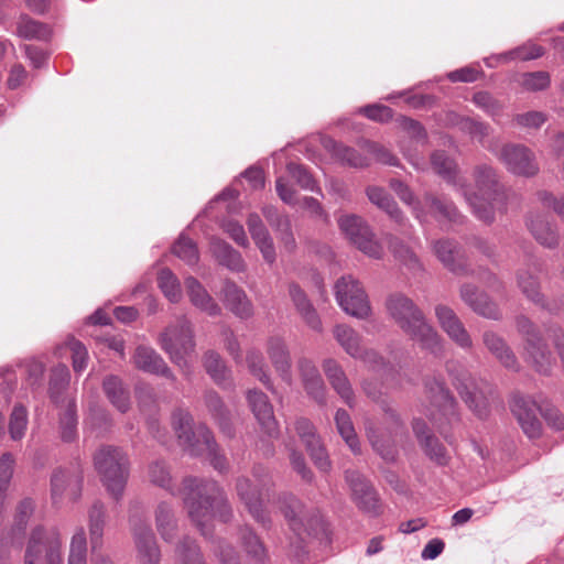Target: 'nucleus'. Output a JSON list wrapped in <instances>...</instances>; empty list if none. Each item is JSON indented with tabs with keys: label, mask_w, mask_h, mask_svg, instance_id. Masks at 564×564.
Returning <instances> with one entry per match:
<instances>
[{
	"label": "nucleus",
	"mask_w": 564,
	"mask_h": 564,
	"mask_svg": "<svg viewBox=\"0 0 564 564\" xmlns=\"http://www.w3.org/2000/svg\"><path fill=\"white\" fill-rule=\"evenodd\" d=\"M148 478L151 484L173 496L182 495L191 520L205 536L208 535L209 524L216 516L224 522L231 517V508L225 492L214 480L188 476L183 479L182 489L175 491L170 468L163 460H154L149 465Z\"/></svg>",
	"instance_id": "1"
},
{
	"label": "nucleus",
	"mask_w": 564,
	"mask_h": 564,
	"mask_svg": "<svg viewBox=\"0 0 564 564\" xmlns=\"http://www.w3.org/2000/svg\"><path fill=\"white\" fill-rule=\"evenodd\" d=\"M390 317L398 326L416 341L422 349L435 356L443 354V339L436 329L430 325L423 312L408 296L391 294L386 302Z\"/></svg>",
	"instance_id": "2"
},
{
	"label": "nucleus",
	"mask_w": 564,
	"mask_h": 564,
	"mask_svg": "<svg viewBox=\"0 0 564 564\" xmlns=\"http://www.w3.org/2000/svg\"><path fill=\"white\" fill-rule=\"evenodd\" d=\"M477 192L469 193L462 180L459 189L468 202L474 215L486 224L495 220L494 202L502 197V186L498 182L496 171L488 165H479L474 172Z\"/></svg>",
	"instance_id": "3"
},
{
	"label": "nucleus",
	"mask_w": 564,
	"mask_h": 564,
	"mask_svg": "<svg viewBox=\"0 0 564 564\" xmlns=\"http://www.w3.org/2000/svg\"><path fill=\"white\" fill-rule=\"evenodd\" d=\"M516 328L523 339L521 355L524 362L539 375L550 376L555 358L539 327L527 316L519 315L516 317Z\"/></svg>",
	"instance_id": "4"
},
{
	"label": "nucleus",
	"mask_w": 564,
	"mask_h": 564,
	"mask_svg": "<svg viewBox=\"0 0 564 564\" xmlns=\"http://www.w3.org/2000/svg\"><path fill=\"white\" fill-rule=\"evenodd\" d=\"M452 384L455 387L468 408L479 417L489 413V395L491 386L484 379L475 378L469 370L457 361L446 364Z\"/></svg>",
	"instance_id": "5"
},
{
	"label": "nucleus",
	"mask_w": 564,
	"mask_h": 564,
	"mask_svg": "<svg viewBox=\"0 0 564 564\" xmlns=\"http://www.w3.org/2000/svg\"><path fill=\"white\" fill-rule=\"evenodd\" d=\"M23 564H64L63 536L58 527H34L28 538Z\"/></svg>",
	"instance_id": "6"
},
{
	"label": "nucleus",
	"mask_w": 564,
	"mask_h": 564,
	"mask_svg": "<svg viewBox=\"0 0 564 564\" xmlns=\"http://www.w3.org/2000/svg\"><path fill=\"white\" fill-rule=\"evenodd\" d=\"M159 345L170 360L182 370L189 371L188 357L195 352L196 343L191 322L178 317L159 335Z\"/></svg>",
	"instance_id": "7"
},
{
	"label": "nucleus",
	"mask_w": 564,
	"mask_h": 564,
	"mask_svg": "<svg viewBox=\"0 0 564 564\" xmlns=\"http://www.w3.org/2000/svg\"><path fill=\"white\" fill-rule=\"evenodd\" d=\"M128 457L116 446L104 445L94 454V466L108 492L119 499L128 479Z\"/></svg>",
	"instance_id": "8"
},
{
	"label": "nucleus",
	"mask_w": 564,
	"mask_h": 564,
	"mask_svg": "<svg viewBox=\"0 0 564 564\" xmlns=\"http://www.w3.org/2000/svg\"><path fill=\"white\" fill-rule=\"evenodd\" d=\"M281 512L290 529L301 541H305L310 536L316 539L327 538V524L319 511L315 508H306L297 498L292 496L284 498Z\"/></svg>",
	"instance_id": "9"
},
{
	"label": "nucleus",
	"mask_w": 564,
	"mask_h": 564,
	"mask_svg": "<svg viewBox=\"0 0 564 564\" xmlns=\"http://www.w3.org/2000/svg\"><path fill=\"white\" fill-rule=\"evenodd\" d=\"M253 480L246 477L238 478L237 495L253 519L267 527L270 523V518L263 509V499L270 496L273 481L267 473L258 474L257 469L253 473Z\"/></svg>",
	"instance_id": "10"
},
{
	"label": "nucleus",
	"mask_w": 564,
	"mask_h": 564,
	"mask_svg": "<svg viewBox=\"0 0 564 564\" xmlns=\"http://www.w3.org/2000/svg\"><path fill=\"white\" fill-rule=\"evenodd\" d=\"M337 221L345 237L362 253L373 259L382 257L383 248L362 217L355 214L343 215Z\"/></svg>",
	"instance_id": "11"
},
{
	"label": "nucleus",
	"mask_w": 564,
	"mask_h": 564,
	"mask_svg": "<svg viewBox=\"0 0 564 564\" xmlns=\"http://www.w3.org/2000/svg\"><path fill=\"white\" fill-rule=\"evenodd\" d=\"M335 295L339 306L348 315L360 319L370 315L368 296L359 281L351 275L343 276L336 282Z\"/></svg>",
	"instance_id": "12"
},
{
	"label": "nucleus",
	"mask_w": 564,
	"mask_h": 564,
	"mask_svg": "<svg viewBox=\"0 0 564 564\" xmlns=\"http://www.w3.org/2000/svg\"><path fill=\"white\" fill-rule=\"evenodd\" d=\"M84 475L79 467H58L51 475V499L54 506L76 502L82 497Z\"/></svg>",
	"instance_id": "13"
},
{
	"label": "nucleus",
	"mask_w": 564,
	"mask_h": 564,
	"mask_svg": "<svg viewBox=\"0 0 564 564\" xmlns=\"http://www.w3.org/2000/svg\"><path fill=\"white\" fill-rule=\"evenodd\" d=\"M499 160L509 172L519 176L532 177L540 170L534 153L522 144L503 145Z\"/></svg>",
	"instance_id": "14"
},
{
	"label": "nucleus",
	"mask_w": 564,
	"mask_h": 564,
	"mask_svg": "<svg viewBox=\"0 0 564 564\" xmlns=\"http://www.w3.org/2000/svg\"><path fill=\"white\" fill-rule=\"evenodd\" d=\"M294 430L315 466L321 471L327 473L330 469V460L314 424L308 419L299 417L294 422Z\"/></svg>",
	"instance_id": "15"
},
{
	"label": "nucleus",
	"mask_w": 564,
	"mask_h": 564,
	"mask_svg": "<svg viewBox=\"0 0 564 564\" xmlns=\"http://www.w3.org/2000/svg\"><path fill=\"white\" fill-rule=\"evenodd\" d=\"M413 213L421 223L426 221L427 215L437 220L457 221L459 218V213L452 202L432 193H425L423 198L416 202Z\"/></svg>",
	"instance_id": "16"
},
{
	"label": "nucleus",
	"mask_w": 564,
	"mask_h": 564,
	"mask_svg": "<svg viewBox=\"0 0 564 564\" xmlns=\"http://www.w3.org/2000/svg\"><path fill=\"white\" fill-rule=\"evenodd\" d=\"M435 316L441 328L452 341L466 351L473 349L471 336L453 308L438 304L435 306Z\"/></svg>",
	"instance_id": "17"
},
{
	"label": "nucleus",
	"mask_w": 564,
	"mask_h": 564,
	"mask_svg": "<svg viewBox=\"0 0 564 564\" xmlns=\"http://www.w3.org/2000/svg\"><path fill=\"white\" fill-rule=\"evenodd\" d=\"M132 535L139 564H160L161 551L151 527L143 521L132 523Z\"/></svg>",
	"instance_id": "18"
},
{
	"label": "nucleus",
	"mask_w": 564,
	"mask_h": 564,
	"mask_svg": "<svg viewBox=\"0 0 564 564\" xmlns=\"http://www.w3.org/2000/svg\"><path fill=\"white\" fill-rule=\"evenodd\" d=\"M511 410L528 437L536 438L541 435L542 425L538 412L542 413V410L534 400L524 395H514Z\"/></svg>",
	"instance_id": "19"
},
{
	"label": "nucleus",
	"mask_w": 564,
	"mask_h": 564,
	"mask_svg": "<svg viewBox=\"0 0 564 564\" xmlns=\"http://www.w3.org/2000/svg\"><path fill=\"white\" fill-rule=\"evenodd\" d=\"M246 398L263 432L269 436H274L278 433V422L268 395L258 389H250L247 391Z\"/></svg>",
	"instance_id": "20"
},
{
	"label": "nucleus",
	"mask_w": 564,
	"mask_h": 564,
	"mask_svg": "<svg viewBox=\"0 0 564 564\" xmlns=\"http://www.w3.org/2000/svg\"><path fill=\"white\" fill-rule=\"evenodd\" d=\"M345 478L350 487L352 500L358 508L364 512L377 513V494L365 477L357 470H346Z\"/></svg>",
	"instance_id": "21"
},
{
	"label": "nucleus",
	"mask_w": 564,
	"mask_h": 564,
	"mask_svg": "<svg viewBox=\"0 0 564 564\" xmlns=\"http://www.w3.org/2000/svg\"><path fill=\"white\" fill-rule=\"evenodd\" d=\"M322 368L334 391L349 408H354L355 392L341 365L334 358H326L322 362Z\"/></svg>",
	"instance_id": "22"
},
{
	"label": "nucleus",
	"mask_w": 564,
	"mask_h": 564,
	"mask_svg": "<svg viewBox=\"0 0 564 564\" xmlns=\"http://www.w3.org/2000/svg\"><path fill=\"white\" fill-rule=\"evenodd\" d=\"M460 299L466 303L476 314L490 319H499L501 313L495 302L489 296L480 292L476 285L466 283L460 286Z\"/></svg>",
	"instance_id": "23"
},
{
	"label": "nucleus",
	"mask_w": 564,
	"mask_h": 564,
	"mask_svg": "<svg viewBox=\"0 0 564 564\" xmlns=\"http://www.w3.org/2000/svg\"><path fill=\"white\" fill-rule=\"evenodd\" d=\"M434 254L451 272L457 275H469L470 270L459 254L458 245L451 239H440L432 245Z\"/></svg>",
	"instance_id": "24"
},
{
	"label": "nucleus",
	"mask_w": 564,
	"mask_h": 564,
	"mask_svg": "<svg viewBox=\"0 0 564 564\" xmlns=\"http://www.w3.org/2000/svg\"><path fill=\"white\" fill-rule=\"evenodd\" d=\"M135 368L144 372L160 375L170 380H175V376L169 368L164 359L149 346H138L132 356Z\"/></svg>",
	"instance_id": "25"
},
{
	"label": "nucleus",
	"mask_w": 564,
	"mask_h": 564,
	"mask_svg": "<svg viewBox=\"0 0 564 564\" xmlns=\"http://www.w3.org/2000/svg\"><path fill=\"white\" fill-rule=\"evenodd\" d=\"M482 343L501 366L514 372L520 371L521 365L516 354L501 336L492 330H486L482 334Z\"/></svg>",
	"instance_id": "26"
},
{
	"label": "nucleus",
	"mask_w": 564,
	"mask_h": 564,
	"mask_svg": "<svg viewBox=\"0 0 564 564\" xmlns=\"http://www.w3.org/2000/svg\"><path fill=\"white\" fill-rule=\"evenodd\" d=\"M262 214L271 228L276 232L278 239L285 251L293 252L296 249V241L292 231L290 217L279 213L278 209L271 205L264 206Z\"/></svg>",
	"instance_id": "27"
},
{
	"label": "nucleus",
	"mask_w": 564,
	"mask_h": 564,
	"mask_svg": "<svg viewBox=\"0 0 564 564\" xmlns=\"http://www.w3.org/2000/svg\"><path fill=\"white\" fill-rule=\"evenodd\" d=\"M267 354L275 371L288 386L292 384L291 356L285 341L281 337H270L267 341Z\"/></svg>",
	"instance_id": "28"
},
{
	"label": "nucleus",
	"mask_w": 564,
	"mask_h": 564,
	"mask_svg": "<svg viewBox=\"0 0 564 564\" xmlns=\"http://www.w3.org/2000/svg\"><path fill=\"white\" fill-rule=\"evenodd\" d=\"M289 295L293 302L296 312L300 314L304 323L317 333L323 332V324L317 311L312 304L306 293L296 283L289 284Z\"/></svg>",
	"instance_id": "29"
},
{
	"label": "nucleus",
	"mask_w": 564,
	"mask_h": 564,
	"mask_svg": "<svg viewBox=\"0 0 564 564\" xmlns=\"http://www.w3.org/2000/svg\"><path fill=\"white\" fill-rule=\"evenodd\" d=\"M225 306L240 318H250L253 315V305L246 292L231 281H226L224 289Z\"/></svg>",
	"instance_id": "30"
},
{
	"label": "nucleus",
	"mask_w": 564,
	"mask_h": 564,
	"mask_svg": "<svg viewBox=\"0 0 564 564\" xmlns=\"http://www.w3.org/2000/svg\"><path fill=\"white\" fill-rule=\"evenodd\" d=\"M192 423L193 419L187 411L178 409L173 412L172 425L178 440L188 448L189 453H195V447L202 441V436L198 434V429L202 425L194 431Z\"/></svg>",
	"instance_id": "31"
},
{
	"label": "nucleus",
	"mask_w": 564,
	"mask_h": 564,
	"mask_svg": "<svg viewBox=\"0 0 564 564\" xmlns=\"http://www.w3.org/2000/svg\"><path fill=\"white\" fill-rule=\"evenodd\" d=\"M527 225L533 237L542 246L551 249L558 246V235L543 215L531 212Z\"/></svg>",
	"instance_id": "32"
},
{
	"label": "nucleus",
	"mask_w": 564,
	"mask_h": 564,
	"mask_svg": "<svg viewBox=\"0 0 564 564\" xmlns=\"http://www.w3.org/2000/svg\"><path fill=\"white\" fill-rule=\"evenodd\" d=\"M185 286L194 306L207 313L210 316L220 314L219 305L208 294L205 288L193 276L185 280Z\"/></svg>",
	"instance_id": "33"
},
{
	"label": "nucleus",
	"mask_w": 564,
	"mask_h": 564,
	"mask_svg": "<svg viewBox=\"0 0 564 564\" xmlns=\"http://www.w3.org/2000/svg\"><path fill=\"white\" fill-rule=\"evenodd\" d=\"M202 362L205 371L216 384L230 386L231 371L217 351L213 349L205 351Z\"/></svg>",
	"instance_id": "34"
},
{
	"label": "nucleus",
	"mask_w": 564,
	"mask_h": 564,
	"mask_svg": "<svg viewBox=\"0 0 564 564\" xmlns=\"http://www.w3.org/2000/svg\"><path fill=\"white\" fill-rule=\"evenodd\" d=\"M425 388L431 402L436 405L444 415L454 414L456 402L443 381L436 378L427 379Z\"/></svg>",
	"instance_id": "35"
},
{
	"label": "nucleus",
	"mask_w": 564,
	"mask_h": 564,
	"mask_svg": "<svg viewBox=\"0 0 564 564\" xmlns=\"http://www.w3.org/2000/svg\"><path fill=\"white\" fill-rule=\"evenodd\" d=\"M517 283L528 300L547 311L554 310L546 303L544 295L540 292V281L538 276L533 275L529 270L521 269L518 271Z\"/></svg>",
	"instance_id": "36"
},
{
	"label": "nucleus",
	"mask_w": 564,
	"mask_h": 564,
	"mask_svg": "<svg viewBox=\"0 0 564 564\" xmlns=\"http://www.w3.org/2000/svg\"><path fill=\"white\" fill-rule=\"evenodd\" d=\"M210 248L220 264L237 272L245 270L246 265L241 254L226 241L213 238Z\"/></svg>",
	"instance_id": "37"
},
{
	"label": "nucleus",
	"mask_w": 564,
	"mask_h": 564,
	"mask_svg": "<svg viewBox=\"0 0 564 564\" xmlns=\"http://www.w3.org/2000/svg\"><path fill=\"white\" fill-rule=\"evenodd\" d=\"M333 335L346 354L359 358L364 346L361 335L357 330L346 324H338L334 327Z\"/></svg>",
	"instance_id": "38"
},
{
	"label": "nucleus",
	"mask_w": 564,
	"mask_h": 564,
	"mask_svg": "<svg viewBox=\"0 0 564 564\" xmlns=\"http://www.w3.org/2000/svg\"><path fill=\"white\" fill-rule=\"evenodd\" d=\"M368 199L378 208L387 213L398 224H403L404 216L395 200L381 187L368 186L366 188Z\"/></svg>",
	"instance_id": "39"
},
{
	"label": "nucleus",
	"mask_w": 564,
	"mask_h": 564,
	"mask_svg": "<svg viewBox=\"0 0 564 564\" xmlns=\"http://www.w3.org/2000/svg\"><path fill=\"white\" fill-rule=\"evenodd\" d=\"M204 400L208 411L217 421L223 433L229 437L232 436L234 429L230 423L229 412L218 393L215 391H207L204 395Z\"/></svg>",
	"instance_id": "40"
},
{
	"label": "nucleus",
	"mask_w": 564,
	"mask_h": 564,
	"mask_svg": "<svg viewBox=\"0 0 564 564\" xmlns=\"http://www.w3.org/2000/svg\"><path fill=\"white\" fill-rule=\"evenodd\" d=\"M154 516L159 534L164 541L172 542L177 533V523L173 509L166 502H160Z\"/></svg>",
	"instance_id": "41"
},
{
	"label": "nucleus",
	"mask_w": 564,
	"mask_h": 564,
	"mask_svg": "<svg viewBox=\"0 0 564 564\" xmlns=\"http://www.w3.org/2000/svg\"><path fill=\"white\" fill-rule=\"evenodd\" d=\"M198 434L202 436L200 443L195 447V453L192 455L207 454L210 458L213 466L218 470L226 469V458L217 453V444L210 430L206 426L198 429Z\"/></svg>",
	"instance_id": "42"
},
{
	"label": "nucleus",
	"mask_w": 564,
	"mask_h": 564,
	"mask_svg": "<svg viewBox=\"0 0 564 564\" xmlns=\"http://www.w3.org/2000/svg\"><path fill=\"white\" fill-rule=\"evenodd\" d=\"M104 391L109 401L122 413L130 406V399L122 381L116 376H108L102 383Z\"/></svg>",
	"instance_id": "43"
},
{
	"label": "nucleus",
	"mask_w": 564,
	"mask_h": 564,
	"mask_svg": "<svg viewBox=\"0 0 564 564\" xmlns=\"http://www.w3.org/2000/svg\"><path fill=\"white\" fill-rule=\"evenodd\" d=\"M335 424L337 432L351 449L354 454H360V444L357 437L351 417L344 409H338L335 413Z\"/></svg>",
	"instance_id": "44"
},
{
	"label": "nucleus",
	"mask_w": 564,
	"mask_h": 564,
	"mask_svg": "<svg viewBox=\"0 0 564 564\" xmlns=\"http://www.w3.org/2000/svg\"><path fill=\"white\" fill-rule=\"evenodd\" d=\"M246 364L249 372L256 377L268 390L274 391L273 383L268 373L262 352L259 349L250 348L246 354Z\"/></svg>",
	"instance_id": "45"
},
{
	"label": "nucleus",
	"mask_w": 564,
	"mask_h": 564,
	"mask_svg": "<svg viewBox=\"0 0 564 564\" xmlns=\"http://www.w3.org/2000/svg\"><path fill=\"white\" fill-rule=\"evenodd\" d=\"M17 34L25 40L47 41L52 32L47 24L22 15L17 25Z\"/></svg>",
	"instance_id": "46"
},
{
	"label": "nucleus",
	"mask_w": 564,
	"mask_h": 564,
	"mask_svg": "<svg viewBox=\"0 0 564 564\" xmlns=\"http://www.w3.org/2000/svg\"><path fill=\"white\" fill-rule=\"evenodd\" d=\"M89 536L93 551L102 544L106 512L101 502H95L89 510Z\"/></svg>",
	"instance_id": "47"
},
{
	"label": "nucleus",
	"mask_w": 564,
	"mask_h": 564,
	"mask_svg": "<svg viewBox=\"0 0 564 564\" xmlns=\"http://www.w3.org/2000/svg\"><path fill=\"white\" fill-rule=\"evenodd\" d=\"M431 164L438 175L453 182L455 186H459L462 178L457 176L456 163L444 151H434L431 154Z\"/></svg>",
	"instance_id": "48"
},
{
	"label": "nucleus",
	"mask_w": 564,
	"mask_h": 564,
	"mask_svg": "<svg viewBox=\"0 0 564 564\" xmlns=\"http://www.w3.org/2000/svg\"><path fill=\"white\" fill-rule=\"evenodd\" d=\"M544 55V48L532 42H527L511 51L499 54L497 59L507 63L510 61H531Z\"/></svg>",
	"instance_id": "49"
},
{
	"label": "nucleus",
	"mask_w": 564,
	"mask_h": 564,
	"mask_svg": "<svg viewBox=\"0 0 564 564\" xmlns=\"http://www.w3.org/2000/svg\"><path fill=\"white\" fill-rule=\"evenodd\" d=\"M239 539L246 553L254 561H264L267 553L260 539L248 528H241L239 531Z\"/></svg>",
	"instance_id": "50"
},
{
	"label": "nucleus",
	"mask_w": 564,
	"mask_h": 564,
	"mask_svg": "<svg viewBox=\"0 0 564 564\" xmlns=\"http://www.w3.org/2000/svg\"><path fill=\"white\" fill-rule=\"evenodd\" d=\"M158 285L163 294L173 303L182 296L181 284L176 275L167 268H163L158 274Z\"/></svg>",
	"instance_id": "51"
},
{
	"label": "nucleus",
	"mask_w": 564,
	"mask_h": 564,
	"mask_svg": "<svg viewBox=\"0 0 564 564\" xmlns=\"http://www.w3.org/2000/svg\"><path fill=\"white\" fill-rule=\"evenodd\" d=\"M87 563V539L84 528H78L70 539L67 564Z\"/></svg>",
	"instance_id": "52"
},
{
	"label": "nucleus",
	"mask_w": 564,
	"mask_h": 564,
	"mask_svg": "<svg viewBox=\"0 0 564 564\" xmlns=\"http://www.w3.org/2000/svg\"><path fill=\"white\" fill-rule=\"evenodd\" d=\"M61 438L73 442L77 436V415L74 402H69L59 419Z\"/></svg>",
	"instance_id": "53"
},
{
	"label": "nucleus",
	"mask_w": 564,
	"mask_h": 564,
	"mask_svg": "<svg viewBox=\"0 0 564 564\" xmlns=\"http://www.w3.org/2000/svg\"><path fill=\"white\" fill-rule=\"evenodd\" d=\"M177 560L181 564H205L196 542L184 538L176 546Z\"/></svg>",
	"instance_id": "54"
},
{
	"label": "nucleus",
	"mask_w": 564,
	"mask_h": 564,
	"mask_svg": "<svg viewBox=\"0 0 564 564\" xmlns=\"http://www.w3.org/2000/svg\"><path fill=\"white\" fill-rule=\"evenodd\" d=\"M172 252L189 265L196 264L199 259L196 243L184 235H181L175 241Z\"/></svg>",
	"instance_id": "55"
},
{
	"label": "nucleus",
	"mask_w": 564,
	"mask_h": 564,
	"mask_svg": "<svg viewBox=\"0 0 564 564\" xmlns=\"http://www.w3.org/2000/svg\"><path fill=\"white\" fill-rule=\"evenodd\" d=\"M335 155L343 163L352 167H365L370 163V158L366 152L362 154L359 151L343 144L335 147Z\"/></svg>",
	"instance_id": "56"
},
{
	"label": "nucleus",
	"mask_w": 564,
	"mask_h": 564,
	"mask_svg": "<svg viewBox=\"0 0 564 564\" xmlns=\"http://www.w3.org/2000/svg\"><path fill=\"white\" fill-rule=\"evenodd\" d=\"M286 171L301 188L312 192L318 191L316 181L304 165L290 162L286 165Z\"/></svg>",
	"instance_id": "57"
},
{
	"label": "nucleus",
	"mask_w": 564,
	"mask_h": 564,
	"mask_svg": "<svg viewBox=\"0 0 564 564\" xmlns=\"http://www.w3.org/2000/svg\"><path fill=\"white\" fill-rule=\"evenodd\" d=\"M28 426V411L18 404L13 408L9 421V433L13 441H19L24 436Z\"/></svg>",
	"instance_id": "58"
},
{
	"label": "nucleus",
	"mask_w": 564,
	"mask_h": 564,
	"mask_svg": "<svg viewBox=\"0 0 564 564\" xmlns=\"http://www.w3.org/2000/svg\"><path fill=\"white\" fill-rule=\"evenodd\" d=\"M34 507L35 505L31 499H24L19 503L14 516V523L11 529L12 541L15 534L21 535L24 532L26 524L34 512Z\"/></svg>",
	"instance_id": "59"
},
{
	"label": "nucleus",
	"mask_w": 564,
	"mask_h": 564,
	"mask_svg": "<svg viewBox=\"0 0 564 564\" xmlns=\"http://www.w3.org/2000/svg\"><path fill=\"white\" fill-rule=\"evenodd\" d=\"M421 446L431 460L435 462L440 466L447 465L449 457L447 455L446 448L434 435L425 436L424 442L421 443Z\"/></svg>",
	"instance_id": "60"
},
{
	"label": "nucleus",
	"mask_w": 564,
	"mask_h": 564,
	"mask_svg": "<svg viewBox=\"0 0 564 564\" xmlns=\"http://www.w3.org/2000/svg\"><path fill=\"white\" fill-rule=\"evenodd\" d=\"M551 77L545 70L524 73L521 75L520 85L528 91L545 90L550 87Z\"/></svg>",
	"instance_id": "61"
},
{
	"label": "nucleus",
	"mask_w": 564,
	"mask_h": 564,
	"mask_svg": "<svg viewBox=\"0 0 564 564\" xmlns=\"http://www.w3.org/2000/svg\"><path fill=\"white\" fill-rule=\"evenodd\" d=\"M473 102L491 117L499 116L503 109V105L488 91L474 94Z\"/></svg>",
	"instance_id": "62"
},
{
	"label": "nucleus",
	"mask_w": 564,
	"mask_h": 564,
	"mask_svg": "<svg viewBox=\"0 0 564 564\" xmlns=\"http://www.w3.org/2000/svg\"><path fill=\"white\" fill-rule=\"evenodd\" d=\"M69 378V370L65 365H58L53 368L50 380V391L52 399L57 400L61 391H63L68 386Z\"/></svg>",
	"instance_id": "63"
},
{
	"label": "nucleus",
	"mask_w": 564,
	"mask_h": 564,
	"mask_svg": "<svg viewBox=\"0 0 564 564\" xmlns=\"http://www.w3.org/2000/svg\"><path fill=\"white\" fill-rule=\"evenodd\" d=\"M251 238L254 241L258 249L260 250L264 261L269 264H273L276 259V253L273 239L269 230L258 232L257 235L251 236Z\"/></svg>",
	"instance_id": "64"
}]
</instances>
